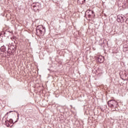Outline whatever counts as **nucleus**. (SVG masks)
<instances>
[{"label": "nucleus", "mask_w": 128, "mask_h": 128, "mask_svg": "<svg viewBox=\"0 0 128 128\" xmlns=\"http://www.w3.org/2000/svg\"><path fill=\"white\" fill-rule=\"evenodd\" d=\"M36 32L38 36H42L46 32V28L42 25H39L36 28Z\"/></svg>", "instance_id": "1"}, {"label": "nucleus", "mask_w": 128, "mask_h": 128, "mask_svg": "<svg viewBox=\"0 0 128 128\" xmlns=\"http://www.w3.org/2000/svg\"><path fill=\"white\" fill-rule=\"evenodd\" d=\"M108 106L114 108H116L118 106V102L114 100H111L108 102Z\"/></svg>", "instance_id": "2"}, {"label": "nucleus", "mask_w": 128, "mask_h": 128, "mask_svg": "<svg viewBox=\"0 0 128 128\" xmlns=\"http://www.w3.org/2000/svg\"><path fill=\"white\" fill-rule=\"evenodd\" d=\"M86 14H88V18H92V16L94 18V13L92 10H87Z\"/></svg>", "instance_id": "3"}, {"label": "nucleus", "mask_w": 128, "mask_h": 128, "mask_svg": "<svg viewBox=\"0 0 128 128\" xmlns=\"http://www.w3.org/2000/svg\"><path fill=\"white\" fill-rule=\"evenodd\" d=\"M40 4L38 2L33 4V10H34V12H38V10H40Z\"/></svg>", "instance_id": "4"}, {"label": "nucleus", "mask_w": 128, "mask_h": 128, "mask_svg": "<svg viewBox=\"0 0 128 128\" xmlns=\"http://www.w3.org/2000/svg\"><path fill=\"white\" fill-rule=\"evenodd\" d=\"M6 123L7 124L8 126H12V120H10V121H6Z\"/></svg>", "instance_id": "5"}, {"label": "nucleus", "mask_w": 128, "mask_h": 128, "mask_svg": "<svg viewBox=\"0 0 128 128\" xmlns=\"http://www.w3.org/2000/svg\"><path fill=\"white\" fill-rule=\"evenodd\" d=\"M98 62H104V57L102 56H100L98 58Z\"/></svg>", "instance_id": "6"}, {"label": "nucleus", "mask_w": 128, "mask_h": 128, "mask_svg": "<svg viewBox=\"0 0 128 128\" xmlns=\"http://www.w3.org/2000/svg\"><path fill=\"white\" fill-rule=\"evenodd\" d=\"M118 18H120V20L122 22H124V17H122V16H120Z\"/></svg>", "instance_id": "7"}, {"label": "nucleus", "mask_w": 128, "mask_h": 128, "mask_svg": "<svg viewBox=\"0 0 128 128\" xmlns=\"http://www.w3.org/2000/svg\"><path fill=\"white\" fill-rule=\"evenodd\" d=\"M84 0H78V2H80V4H84Z\"/></svg>", "instance_id": "8"}, {"label": "nucleus", "mask_w": 128, "mask_h": 128, "mask_svg": "<svg viewBox=\"0 0 128 128\" xmlns=\"http://www.w3.org/2000/svg\"><path fill=\"white\" fill-rule=\"evenodd\" d=\"M18 116H20V114H18Z\"/></svg>", "instance_id": "9"}, {"label": "nucleus", "mask_w": 128, "mask_h": 128, "mask_svg": "<svg viewBox=\"0 0 128 128\" xmlns=\"http://www.w3.org/2000/svg\"><path fill=\"white\" fill-rule=\"evenodd\" d=\"M12 112V111H10L9 112Z\"/></svg>", "instance_id": "10"}]
</instances>
